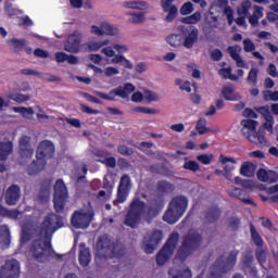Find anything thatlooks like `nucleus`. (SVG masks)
<instances>
[{
	"instance_id": "obj_10",
	"label": "nucleus",
	"mask_w": 278,
	"mask_h": 278,
	"mask_svg": "<svg viewBox=\"0 0 278 278\" xmlns=\"http://www.w3.org/2000/svg\"><path fill=\"white\" fill-rule=\"evenodd\" d=\"M144 202L140 199H135L130 203V210L128 211L125 219V225H127V227L136 229V226L140 223L142 212H144Z\"/></svg>"
},
{
	"instance_id": "obj_61",
	"label": "nucleus",
	"mask_w": 278,
	"mask_h": 278,
	"mask_svg": "<svg viewBox=\"0 0 278 278\" xmlns=\"http://www.w3.org/2000/svg\"><path fill=\"white\" fill-rule=\"evenodd\" d=\"M117 151L118 153H121V155H134V149L127 147V146H119L117 147Z\"/></svg>"
},
{
	"instance_id": "obj_46",
	"label": "nucleus",
	"mask_w": 278,
	"mask_h": 278,
	"mask_svg": "<svg viewBox=\"0 0 278 278\" xmlns=\"http://www.w3.org/2000/svg\"><path fill=\"white\" fill-rule=\"evenodd\" d=\"M129 16H131L129 18V23H132L135 25H140L142 23H144V12H140V13H128Z\"/></svg>"
},
{
	"instance_id": "obj_26",
	"label": "nucleus",
	"mask_w": 278,
	"mask_h": 278,
	"mask_svg": "<svg viewBox=\"0 0 278 278\" xmlns=\"http://www.w3.org/2000/svg\"><path fill=\"white\" fill-rule=\"evenodd\" d=\"M248 140L253 144H260L261 147H270V143H268V140H266V137L264 136V130H254L252 135H250V138Z\"/></svg>"
},
{
	"instance_id": "obj_38",
	"label": "nucleus",
	"mask_w": 278,
	"mask_h": 278,
	"mask_svg": "<svg viewBox=\"0 0 278 278\" xmlns=\"http://www.w3.org/2000/svg\"><path fill=\"white\" fill-rule=\"evenodd\" d=\"M206 127H207V119H205V117H201L195 125V129L200 136H205V134H210L212 131V129Z\"/></svg>"
},
{
	"instance_id": "obj_2",
	"label": "nucleus",
	"mask_w": 278,
	"mask_h": 278,
	"mask_svg": "<svg viewBox=\"0 0 278 278\" xmlns=\"http://www.w3.org/2000/svg\"><path fill=\"white\" fill-rule=\"evenodd\" d=\"M125 255V245L109 235H101L96 242V256L99 260H114Z\"/></svg>"
},
{
	"instance_id": "obj_22",
	"label": "nucleus",
	"mask_w": 278,
	"mask_h": 278,
	"mask_svg": "<svg viewBox=\"0 0 278 278\" xmlns=\"http://www.w3.org/2000/svg\"><path fill=\"white\" fill-rule=\"evenodd\" d=\"M223 214V211L217 205L208 206L204 212V220L208 225L217 223Z\"/></svg>"
},
{
	"instance_id": "obj_63",
	"label": "nucleus",
	"mask_w": 278,
	"mask_h": 278,
	"mask_svg": "<svg viewBox=\"0 0 278 278\" xmlns=\"http://www.w3.org/2000/svg\"><path fill=\"white\" fill-rule=\"evenodd\" d=\"M34 55L36 58H42L43 60H47V58H49V52L47 50H42L40 48H37L35 51H34Z\"/></svg>"
},
{
	"instance_id": "obj_52",
	"label": "nucleus",
	"mask_w": 278,
	"mask_h": 278,
	"mask_svg": "<svg viewBox=\"0 0 278 278\" xmlns=\"http://www.w3.org/2000/svg\"><path fill=\"white\" fill-rule=\"evenodd\" d=\"M260 74V70L257 67H252L249 72L248 75V81L249 84H253V86H255V84H257V75Z\"/></svg>"
},
{
	"instance_id": "obj_59",
	"label": "nucleus",
	"mask_w": 278,
	"mask_h": 278,
	"mask_svg": "<svg viewBox=\"0 0 278 278\" xmlns=\"http://www.w3.org/2000/svg\"><path fill=\"white\" fill-rule=\"evenodd\" d=\"M254 49H255V43H253L251 39L243 40V51H245V53H252Z\"/></svg>"
},
{
	"instance_id": "obj_49",
	"label": "nucleus",
	"mask_w": 278,
	"mask_h": 278,
	"mask_svg": "<svg viewBox=\"0 0 278 278\" xmlns=\"http://www.w3.org/2000/svg\"><path fill=\"white\" fill-rule=\"evenodd\" d=\"M194 12V5L192 2H186L180 8L181 16H188V14H192Z\"/></svg>"
},
{
	"instance_id": "obj_35",
	"label": "nucleus",
	"mask_w": 278,
	"mask_h": 278,
	"mask_svg": "<svg viewBox=\"0 0 278 278\" xmlns=\"http://www.w3.org/2000/svg\"><path fill=\"white\" fill-rule=\"evenodd\" d=\"M166 42L174 49H177L179 47H184V37L179 34H172L166 37Z\"/></svg>"
},
{
	"instance_id": "obj_60",
	"label": "nucleus",
	"mask_w": 278,
	"mask_h": 278,
	"mask_svg": "<svg viewBox=\"0 0 278 278\" xmlns=\"http://www.w3.org/2000/svg\"><path fill=\"white\" fill-rule=\"evenodd\" d=\"M256 177L258 179V181H268V170L264 169V168H260L256 173Z\"/></svg>"
},
{
	"instance_id": "obj_58",
	"label": "nucleus",
	"mask_w": 278,
	"mask_h": 278,
	"mask_svg": "<svg viewBox=\"0 0 278 278\" xmlns=\"http://www.w3.org/2000/svg\"><path fill=\"white\" fill-rule=\"evenodd\" d=\"M101 164H104L106 168H116V157L110 156L104 160H100Z\"/></svg>"
},
{
	"instance_id": "obj_28",
	"label": "nucleus",
	"mask_w": 278,
	"mask_h": 278,
	"mask_svg": "<svg viewBox=\"0 0 278 278\" xmlns=\"http://www.w3.org/2000/svg\"><path fill=\"white\" fill-rule=\"evenodd\" d=\"M222 94L226 101H240L242 99V96L236 92V88L232 86L223 87Z\"/></svg>"
},
{
	"instance_id": "obj_48",
	"label": "nucleus",
	"mask_w": 278,
	"mask_h": 278,
	"mask_svg": "<svg viewBox=\"0 0 278 278\" xmlns=\"http://www.w3.org/2000/svg\"><path fill=\"white\" fill-rule=\"evenodd\" d=\"M174 189L175 187H173V184L166 180H161L157 182V190H160V192H172Z\"/></svg>"
},
{
	"instance_id": "obj_5",
	"label": "nucleus",
	"mask_w": 278,
	"mask_h": 278,
	"mask_svg": "<svg viewBox=\"0 0 278 278\" xmlns=\"http://www.w3.org/2000/svg\"><path fill=\"white\" fill-rule=\"evenodd\" d=\"M186 210H188V198L184 195L175 197L163 215L164 223L175 225L186 214Z\"/></svg>"
},
{
	"instance_id": "obj_45",
	"label": "nucleus",
	"mask_w": 278,
	"mask_h": 278,
	"mask_svg": "<svg viewBox=\"0 0 278 278\" xmlns=\"http://www.w3.org/2000/svg\"><path fill=\"white\" fill-rule=\"evenodd\" d=\"M256 112H258V114H262V116L265 118V121H275L273 113H270L269 105H264V106L257 108Z\"/></svg>"
},
{
	"instance_id": "obj_16",
	"label": "nucleus",
	"mask_w": 278,
	"mask_h": 278,
	"mask_svg": "<svg viewBox=\"0 0 278 278\" xmlns=\"http://www.w3.org/2000/svg\"><path fill=\"white\" fill-rule=\"evenodd\" d=\"M83 38L84 34L79 33V30H75L67 37V40L64 43V51H67V53H79V51H81Z\"/></svg>"
},
{
	"instance_id": "obj_27",
	"label": "nucleus",
	"mask_w": 278,
	"mask_h": 278,
	"mask_svg": "<svg viewBox=\"0 0 278 278\" xmlns=\"http://www.w3.org/2000/svg\"><path fill=\"white\" fill-rule=\"evenodd\" d=\"M14 152V143L12 141H0V162H5Z\"/></svg>"
},
{
	"instance_id": "obj_54",
	"label": "nucleus",
	"mask_w": 278,
	"mask_h": 278,
	"mask_svg": "<svg viewBox=\"0 0 278 278\" xmlns=\"http://www.w3.org/2000/svg\"><path fill=\"white\" fill-rule=\"evenodd\" d=\"M250 266H253V256L252 254H245L242 257V269L248 270Z\"/></svg>"
},
{
	"instance_id": "obj_9",
	"label": "nucleus",
	"mask_w": 278,
	"mask_h": 278,
	"mask_svg": "<svg viewBox=\"0 0 278 278\" xmlns=\"http://www.w3.org/2000/svg\"><path fill=\"white\" fill-rule=\"evenodd\" d=\"M94 218L93 210L75 211L71 217V225L74 229H88Z\"/></svg>"
},
{
	"instance_id": "obj_21",
	"label": "nucleus",
	"mask_w": 278,
	"mask_h": 278,
	"mask_svg": "<svg viewBox=\"0 0 278 278\" xmlns=\"http://www.w3.org/2000/svg\"><path fill=\"white\" fill-rule=\"evenodd\" d=\"M51 197V180L45 179L41 182L40 189L37 193V201L39 203H47Z\"/></svg>"
},
{
	"instance_id": "obj_31",
	"label": "nucleus",
	"mask_w": 278,
	"mask_h": 278,
	"mask_svg": "<svg viewBox=\"0 0 278 278\" xmlns=\"http://www.w3.org/2000/svg\"><path fill=\"white\" fill-rule=\"evenodd\" d=\"M256 168L257 166L252 162H243L240 168V175L248 178L254 177Z\"/></svg>"
},
{
	"instance_id": "obj_3",
	"label": "nucleus",
	"mask_w": 278,
	"mask_h": 278,
	"mask_svg": "<svg viewBox=\"0 0 278 278\" xmlns=\"http://www.w3.org/2000/svg\"><path fill=\"white\" fill-rule=\"evenodd\" d=\"M201 244H203V236L199 231L190 229L182 236V241L177 250L175 260L184 264L188 257H191V255H194L201 249Z\"/></svg>"
},
{
	"instance_id": "obj_12",
	"label": "nucleus",
	"mask_w": 278,
	"mask_h": 278,
	"mask_svg": "<svg viewBox=\"0 0 278 278\" xmlns=\"http://www.w3.org/2000/svg\"><path fill=\"white\" fill-rule=\"evenodd\" d=\"M162 240H164V231L160 229H154L148 237H144L143 241V250L148 255H152L157 250V247L162 244Z\"/></svg>"
},
{
	"instance_id": "obj_14",
	"label": "nucleus",
	"mask_w": 278,
	"mask_h": 278,
	"mask_svg": "<svg viewBox=\"0 0 278 278\" xmlns=\"http://www.w3.org/2000/svg\"><path fill=\"white\" fill-rule=\"evenodd\" d=\"M21 277V263L15 258L5 261L0 267V278H18Z\"/></svg>"
},
{
	"instance_id": "obj_17",
	"label": "nucleus",
	"mask_w": 278,
	"mask_h": 278,
	"mask_svg": "<svg viewBox=\"0 0 278 278\" xmlns=\"http://www.w3.org/2000/svg\"><path fill=\"white\" fill-rule=\"evenodd\" d=\"M20 155L29 160L34 156V148L31 147V137L23 135L18 140Z\"/></svg>"
},
{
	"instance_id": "obj_51",
	"label": "nucleus",
	"mask_w": 278,
	"mask_h": 278,
	"mask_svg": "<svg viewBox=\"0 0 278 278\" xmlns=\"http://www.w3.org/2000/svg\"><path fill=\"white\" fill-rule=\"evenodd\" d=\"M39 77H41V79H45V81L54 83V84H60V81H62V77L55 76L50 73H46V74L41 73V75H39Z\"/></svg>"
},
{
	"instance_id": "obj_40",
	"label": "nucleus",
	"mask_w": 278,
	"mask_h": 278,
	"mask_svg": "<svg viewBox=\"0 0 278 278\" xmlns=\"http://www.w3.org/2000/svg\"><path fill=\"white\" fill-rule=\"evenodd\" d=\"M182 168L185 170H190L191 173H198V170H201V165H199V162L197 161H191L188 157H185Z\"/></svg>"
},
{
	"instance_id": "obj_42",
	"label": "nucleus",
	"mask_w": 278,
	"mask_h": 278,
	"mask_svg": "<svg viewBox=\"0 0 278 278\" xmlns=\"http://www.w3.org/2000/svg\"><path fill=\"white\" fill-rule=\"evenodd\" d=\"M180 21L185 25H197V23H199V21H201V12L197 11L192 15L182 17Z\"/></svg>"
},
{
	"instance_id": "obj_56",
	"label": "nucleus",
	"mask_w": 278,
	"mask_h": 278,
	"mask_svg": "<svg viewBox=\"0 0 278 278\" xmlns=\"http://www.w3.org/2000/svg\"><path fill=\"white\" fill-rule=\"evenodd\" d=\"M197 160L204 165L212 164V160H214V154H200L197 156Z\"/></svg>"
},
{
	"instance_id": "obj_53",
	"label": "nucleus",
	"mask_w": 278,
	"mask_h": 278,
	"mask_svg": "<svg viewBox=\"0 0 278 278\" xmlns=\"http://www.w3.org/2000/svg\"><path fill=\"white\" fill-rule=\"evenodd\" d=\"M264 101H278V91L265 90L263 91Z\"/></svg>"
},
{
	"instance_id": "obj_43",
	"label": "nucleus",
	"mask_w": 278,
	"mask_h": 278,
	"mask_svg": "<svg viewBox=\"0 0 278 278\" xmlns=\"http://www.w3.org/2000/svg\"><path fill=\"white\" fill-rule=\"evenodd\" d=\"M101 27L104 31V36H118V27L111 25L110 23L103 22Z\"/></svg>"
},
{
	"instance_id": "obj_47",
	"label": "nucleus",
	"mask_w": 278,
	"mask_h": 278,
	"mask_svg": "<svg viewBox=\"0 0 278 278\" xmlns=\"http://www.w3.org/2000/svg\"><path fill=\"white\" fill-rule=\"evenodd\" d=\"M143 99H146L147 103H153V101H160V96H157V93L154 91L144 89Z\"/></svg>"
},
{
	"instance_id": "obj_11",
	"label": "nucleus",
	"mask_w": 278,
	"mask_h": 278,
	"mask_svg": "<svg viewBox=\"0 0 278 278\" xmlns=\"http://www.w3.org/2000/svg\"><path fill=\"white\" fill-rule=\"evenodd\" d=\"M66 199H68V190L66 189V185H64L63 179H58L54 185V195H53L55 212L58 213L64 212V207L66 205Z\"/></svg>"
},
{
	"instance_id": "obj_15",
	"label": "nucleus",
	"mask_w": 278,
	"mask_h": 278,
	"mask_svg": "<svg viewBox=\"0 0 278 278\" xmlns=\"http://www.w3.org/2000/svg\"><path fill=\"white\" fill-rule=\"evenodd\" d=\"M129 190H131V178L129 175L125 174L121 177L117 188V198L114 200L113 205L125 203V201H127V197H129Z\"/></svg>"
},
{
	"instance_id": "obj_62",
	"label": "nucleus",
	"mask_w": 278,
	"mask_h": 278,
	"mask_svg": "<svg viewBox=\"0 0 278 278\" xmlns=\"http://www.w3.org/2000/svg\"><path fill=\"white\" fill-rule=\"evenodd\" d=\"M211 60H213V62H220L223 60V51L219 49L213 50L211 52Z\"/></svg>"
},
{
	"instance_id": "obj_30",
	"label": "nucleus",
	"mask_w": 278,
	"mask_h": 278,
	"mask_svg": "<svg viewBox=\"0 0 278 278\" xmlns=\"http://www.w3.org/2000/svg\"><path fill=\"white\" fill-rule=\"evenodd\" d=\"M10 228L5 225L0 226V249H8V247H10Z\"/></svg>"
},
{
	"instance_id": "obj_8",
	"label": "nucleus",
	"mask_w": 278,
	"mask_h": 278,
	"mask_svg": "<svg viewBox=\"0 0 278 278\" xmlns=\"http://www.w3.org/2000/svg\"><path fill=\"white\" fill-rule=\"evenodd\" d=\"M131 92H136V86L131 83H126L124 86H118L117 88L112 89L109 94L101 91H96V94L105 101H116V97H119L121 99H129Z\"/></svg>"
},
{
	"instance_id": "obj_4",
	"label": "nucleus",
	"mask_w": 278,
	"mask_h": 278,
	"mask_svg": "<svg viewBox=\"0 0 278 278\" xmlns=\"http://www.w3.org/2000/svg\"><path fill=\"white\" fill-rule=\"evenodd\" d=\"M238 255H240V251L232 250L227 256L220 255L217 257L210 267V278H220L223 275H227L229 270H233V266L238 262Z\"/></svg>"
},
{
	"instance_id": "obj_37",
	"label": "nucleus",
	"mask_w": 278,
	"mask_h": 278,
	"mask_svg": "<svg viewBox=\"0 0 278 278\" xmlns=\"http://www.w3.org/2000/svg\"><path fill=\"white\" fill-rule=\"evenodd\" d=\"M124 8H128L129 10H149V4L142 0L125 1Z\"/></svg>"
},
{
	"instance_id": "obj_39",
	"label": "nucleus",
	"mask_w": 278,
	"mask_h": 278,
	"mask_svg": "<svg viewBox=\"0 0 278 278\" xmlns=\"http://www.w3.org/2000/svg\"><path fill=\"white\" fill-rule=\"evenodd\" d=\"M101 49L100 41H89L81 45V51L85 53H92V51H99Z\"/></svg>"
},
{
	"instance_id": "obj_18",
	"label": "nucleus",
	"mask_w": 278,
	"mask_h": 278,
	"mask_svg": "<svg viewBox=\"0 0 278 278\" xmlns=\"http://www.w3.org/2000/svg\"><path fill=\"white\" fill-rule=\"evenodd\" d=\"M55 152V146L49 140H43L39 143L37 148V160H47V157H53Z\"/></svg>"
},
{
	"instance_id": "obj_50",
	"label": "nucleus",
	"mask_w": 278,
	"mask_h": 278,
	"mask_svg": "<svg viewBox=\"0 0 278 278\" xmlns=\"http://www.w3.org/2000/svg\"><path fill=\"white\" fill-rule=\"evenodd\" d=\"M13 111L17 112L18 114H22L26 118H27V116H33V114H34V109L33 108L14 106Z\"/></svg>"
},
{
	"instance_id": "obj_6",
	"label": "nucleus",
	"mask_w": 278,
	"mask_h": 278,
	"mask_svg": "<svg viewBox=\"0 0 278 278\" xmlns=\"http://www.w3.org/2000/svg\"><path fill=\"white\" fill-rule=\"evenodd\" d=\"M62 227H64V220L62 216L55 213L49 214L43 218V222L39 230V237L48 238L51 240V238H53L54 232H56L58 229H62Z\"/></svg>"
},
{
	"instance_id": "obj_57",
	"label": "nucleus",
	"mask_w": 278,
	"mask_h": 278,
	"mask_svg": "<svg viewBox=\"0 0 278 278\" xmlns=\"http://www.w3.org/2000/svg\"><path fill=\"white\" fill-rule=\"evenodd\" d=\"M240 227V219H238L237 217H231L228 220V228L230 229V231H238Z\"/></svg>"
},
{
	"instance_id": "obj_29",
	"label": "nucleus",
	"mask_w": 278,
	"mask_h": 278,
	"mask_svg": "<svg viewBox=\"0 0 278 278\" xmlns=\"http://www.w3.org/2000/svg\"><path fill=\"white\" fill-rule=\"evenodd\" d=\"M45 166H47L46 159H37L36 161H33L28 166V175H38V173L45 170Z\"/></svg>"
},
{
	"instance_id": "obj_1",
	"label": "nucleus",
	"mask_w": 278,
	"mask_h": 278,
	"mask_svg": "<svg viewBox=\"0 0 278 278\" xmlns=\"http://www.w3.org/2000/svg\"><path fill=\"white\" fill-rule=\"evenodd\" d=\"M28 257L38 262V264H47L50 257L56 260V262H62L66 254H58L51 245V239L48 237H40L31 241L28 247Z\"/></svg>"
},
{
	"instance_id": "obj_44",
	"label": "nucleus",
	"mask_w": 278,
	"mask_h": 278,
	"mask_svg": "<svg viewBox=\"0 0 278 278\" xmlns=\"http://www.w3.org/2000/svg\"><path fill=\"white\" fill-rule=\"evenodd\" d=\"M9 99L15 101L16 103H25V101H29L31 99V94H23V93H11Z\"/></svg>"
},
{
	"instance_id": "obj_36",
	"label": "nucleus",
	"mask_w": 278,
	"mask_h": 278,
	"mask_svg": "<svg viewBox=\"0 0 278 278\" xmlns=\"http://www.w3.org/2000/svg\"><path fill=\"white\" fill-rule=\"evenodd\" d=\"M250 233L252 242H254L257 249L264 248V240L262 239V236H260V232H257V229H255V226L253 224H250Z\"/></svg>"
},
{
	"instance_id": "obj_7",
	"label": "nucleus",
	"mask_w": 278,
	"mask_h": 278,
	"mask_svg": "<svg viewBox=\"0 0 278 278\" xmlns=\"http://www.w3.org/2000/svg\"><path fill=\"white\" fill-rule=\"evenodd\" d=\"M179 242V233L173 232L167 241L164 243L163 248L156 254V265L164 266L170 257L175 254V249H177V244Z\"/></svg>"
},
{
	"instance_id": "obj_23",
	"label": "nucleus",
	"mask_w": 278,
	"mask_h": 278,
	"mask_svg": "<svg viewBox=\"0 0 278 278\" xmlns=\"http://www.w3.org/2000/svg\"><path fill=\"white\" fill-rule=\"evenodd\" d=\"M219 161L224 165V177H225V179H227V181H231V172H233L236 169V167L232 166V165H229L227 163L230 162V164H237L236 159L225 156V155L222 154L219 156Z\"/></svg>"
},
{
	"instance_id": "obj_24",
	"label": "nucleus",
	"mask_w": 278,
	"mask_h": 278,
	"mask_svg": "<svg viewBox=\"0 0 278 278\" xmlns=\"http://www.w3.org/2000/svg\"><path fill=\"white\" fill-rule=\"evenodd\" d=\"M161 7L163 9V12L167 14L164 18L165 23H173V21L177 18V14L179 12V10L177 9V5L168 4V2H161Z\"/></svg>"
},
{
	"instance_id": "obj_64",
	"label": "nucleus",
	"mask_w": 278,
	"mask_h": 278,
	"mask_svg": "<svg viewBox=\"0 0 278 278\" xmlns=\"http://www.w3.org/2000/svg\"><path fill=\"white\" fill-rule=\"evenodd\" d=\"M105 77H114V75H118V68L109 66L104 70Z\"/></svg>"
},
{
	"instance_id": "obj_20",
	"label": "nucleus",
	"mask_w": 278,
	"mask_h": 278,
	"mask_svg": "<svg viewBox=\"0 0 278 278\" xmlns=\"http://www.w3.org/2000/svg\"><path fill=\"white\" fill-rule=\"evenodd\" d=\"M229 197H233L235 199H239V201H242L245 205H256L253 200L249 198V193L244 189H240L238 187H231L228 190Z\"/></svg>"
},
{
	"instance_id": "obj_34",
	"label": "nucleus",
	"mask_w": 278,
	"mask_h": 278,
	"mask_svg": "<svg viewBox=\"0 0 278 278\" xmlns=\"http://www.w3.org/2000/svg\"><path fill=\"white\" fill-rule=\"evenodd\" d=\"M8 45L12 47L14 53H20V51L24 50L25 47H27V40L12 38L8 40Z\"/></svg>"
},
{
	"instance_id": "obj_33",
	"label": "nucleus",
	"mask_w": 278,
	"mask_h": 278,
	"mask_svg": "<svg viewBox=\"0 0 278 278\" xmlns=\"http://www.w3.org/2000/svg\"><path fill=\"white\" fill-rule=\"evenodd\" d=\"M227 51H228L230 58H232V60H235V62L239 68H244L247 66V62H244V60H242V56H240V54H238V46L237 47H228Z\"/></svg>"
},
{
	"instance_id": "obj_32",
	"label": "nucleus",
	"mask_w": 278,
	"mask_h": 278,
	"mask_svg": "<svg viewBox=\"0 0 278 278\" xmlns=\"http://www.w3.org/2000/svg\"><path fill=\"white\" fill-rule=\"evenodd\" d=\"M79 264L84 268L90 264L91 255H90V249L85 248L84 244H80V250H79Z\"/></svg>"
},
{
	"instance_id": "obj_55",
	"label": "nucleus",
	"mask_w": 278,
	"mask_h": 278,
	"mask_svg": "<svg viewBox=\"0 0 278 278\" xmlns=\"http://www.w3.org/2000/svg\"><path fill=\"white\" fill-rule=\"evenodd\" d=\"M29 240H31V232L29 231V229L23 228L21 239H20L21 244H27Z\"/></svg>"
},
{
	"instance_id": "obj_41",
	"label": "nucleus",
	"mask_w": 278,
	"mask_h": 278,
	"mask_svg": "<svg viewBox=\"0 0 278 278\" xmlns=\"http://www.w3.org/2000/svg\"><path fill=\"white\" fill-rule=\"evenodd\" d=\"M255 257L260 266H262V268H265L264 265L266 264V257H268V252L264 250V248H257L255 251Z\"/></svg>"
},
{
	"instance_id": "obj_13",
	"label": "nucleus",
	"mask_w": 278,
	"mask_h": 278,
	"mask_svg": "<svg viewBox=\"0 0 278 278\" xmlns=\"http://www.w3.org/2000/svg\"><path fill=\"white\" fill-rule=\"evenodd\" d=\"M179 31L182 34V47L185 49H192L197 42H199V28L194 26L186 27L180 25L178 27Z\"/></svg>"
},
{
	"instance_id": "obj_25",
	"label": "nucleus",
	"mask_w": 278,
	"mask_h": 278,
	"mask_svg": "<svg viewBox=\"0 0 278 278\" xmlns=\"http://www.w3.org/2000/svg\"><path fill=\"white\" fill-rule=\"evenodd\" d=\"M242 125V136H244V138H247V140H249V138H251V135L253 134V131H255V129H257V121H253V119H243L241 122Z\"/></svg>"
},
{
	"instance_id": "obj_19",
	"label": "nucleus",
	"mask_w": 278,
	"mask_h": 278,
	"mask_svg": "<svg viewBox=\"0 0 278 278\" xmlns=\"http://www.w3.org/2000/svg\"><path fill=\"white\" fill-rule=\"evenodd\" d=\"M21 200V187L17 185H12L7 189L5 192V203L7 205H16Z\"/></svg>"
}]
</instances>
